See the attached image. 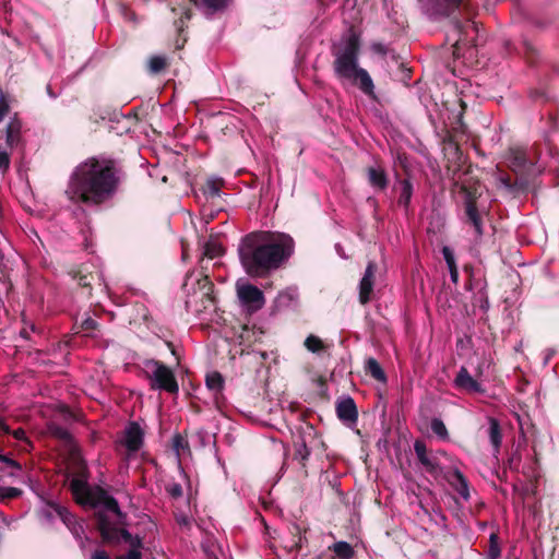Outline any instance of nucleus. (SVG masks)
<instances>
[{
	"label": "nucleus",
	"mask_w": 559,
	"mask_h": 559,
	"mask_svg": "<svg viewBox=\"0 0 559 559\" xmlns=\"http://www.w3.org/2000/svg\"><path fill=\"white\" fill-rule=\"evenodd\" d=\"M126 177L121 160L92 156L73 169L64 193L75 205L100 206L115 198Z\"/></svg>",
	"instance_id": "f257e3e1"
},
{
	"label": "nucleus",
	"mask_w": 559,
	"mask_h": 559,
	"mask_svg": "<svg viewBox=\"0 0 559 559\" xmlns=\"http://www.w3.org/2000/svg\"><path fill=\"white\" fill-rule=\"evenodd\" d=\"M295 241L284 233L252 231L238 246L240 263L250 277L265 278L293 255Z\"/></svg>",
	"instance_id": "f03ea898"
},
{
	"label": "nucleus",
	"mask_w": 559,
	"mask_h": 559,
	"mask_svg": "<svg viewBox=\"0 0 559 559\" xmlns=\"http://www.w3.org/2000/svg\"><path fill=\"white\" fill-rule=\"evenodd\" d=\"M444 154L449 165L447 171L453 182V188L459 191L463 199L465 223L473 226L477 237L484 235L481 212L478 207V200L481 197L480 181L471 176L472 165L465 166V157L459 143L452 134L443 139Z\"/></svg>",
	"instance_id": "7ed1b4c3"
},
{
	"label": "nucleus",
	"mask_w": 559,
	"mask_h": 559,
	"mask_svg": "<svg viewBox=\"0 0 559 559\" xmlns=\"http://www.w3.org/2000/svg\"><path fill=\"white\" fill-rule=\"evenodd\" d=\"M360 46V32L355 25H349L340 40L332 45L334 70H364L358 67Z\"/></svg>",
	"instance_id": "20e7f679"
},
{
	"label": "nucleus",
	"mask_w": 559,
	"mask_h": 559,
	"mask_svg": "<svg viewBox=\"0 0 559 559\" xmlns=\"http://www.w3.org/2000/svg\"><path fill=\"white\" fill-rule=\"evenodd\" d=\"M102 542L106 545L116 546L121 540L129 545V550L116 557V559H142V549L144 547L143 538L139 535H132L128 530L114 525L108 531L100 534Z\"/></svg>",
	"instance_id": "39448f33"
},
{
	"label": "nucleus",
	"mask_w": 559,
	"mask_h": 559,
	"mask_svg": "<svg viewBox=\"0 0 559 559\" xmlns=\"http://www.w3.org/2000/svg\"><path fill=\"white\" fill-rule=\"evenodd\" d=\"M145 366L146 368H152V373L147 374V378L151 380V388L153 390L178 394L179 384L174 371L169 367L156 359L147 360Z\"/></svg>",
	"instance_id": "423d86ee"
},
{
	"label": "nucleus",
	"mask_w": 559,
	"mask_h": 559,
	"mask_svg": "<svg viewBox=\"0 0 559 559\" xmlns=\"http://www.w3.org/2000/svg\"><path fill=\"white\" fill-rule=\"evenodd\" d=\"M69 274L78 282L80 287L87 290V297H92L94 288L100 293L107 290V284L102 271L93 265L81 264L76 269H72Z\"/></svg>",
	"instance_id": "0eeeda50"
},
{
	"label": "nucleus",
	"mask_w": 559,
	"mask_h": 559,
	"mask_svg": "<svg viewBox=\"0 0 559 559\" xmlns=\"http://www.w3.org/2000/svg\"><path fill=\"white\" fill-rule=\"evenodd\" d=\"M72 474L73 477L70 481V490L75 502L78 503L79 500H82L93 489L88 485L90 472L85 461L82 457H73Z\"/></svg>",
	"instance_id": "6e6552de"
},
{
	"label": "nucleus",
	"mask_w": 559,
	"mask_h": 559,
	"mask_svg": "<svg viewBox=\"0 0 559 559\" xmlns=\"http://www.w3.org/2000/svg\"><path fill=\"white\" fill-rule=\"evenodd\" d=\"M81 506H88L96 508L98 506H103L107 511L112 512L117 515L120 522L127 515L123 513L119 507V503L116 498L110 496L103 487L96 486L93 488L90 493H87L82 500L78 502Z\"/></svg>",
	"instance_id": "1a4fd4ad"
},
{
	"label": "nucleus",
	"mask_w": 559,
	"mask_h": 559,
	"mask_svg": "<svg viewBox=\"0 0 559 559\" xmlns=\"http://www.w3.org/2000/svg\"><path fill=\"white\" fill-rule=\"evenodd\" d=\"M454 32L457 35L453 44V61L455 62L460 58V52L463 48H467L472 51L473 47L476 46L474 44V37L472 35H477L478 25L473 21L454 22Z\"/></svg>",
	"instance_id": "9d476101"
},
{
	"label": "nucleus",
	"mask_w": 559,
	"mask_h": 559,
	"mask_svg": "<svg viewBox=\"0 0 559 559\" xmlns=\"http://www.w3.org/2000/svg\"><path fill=\"white\" fill-rule=\"evenodd\" d=\"M237 296L241 305L251 313L259 311L265 305L263 292L253 284H238Z\"/></svg>",
	"instance_id": "9b49d317"
},
{
	"label": "nucleus",
	"mask_w": 559,
	"mask_h": 559,
	"mask_svg": "<svg viewBox=\"0 0 559 559\" xmlns=\"http://www.w3.org/2000/svg\"><path fill=\"white\" fill-rule=\"evenodd\" d=\"M198 292L193 294V296H189L186 300V306L189 307L193 301L194 297L199 295V298L202 304V309H197V311H202L207 309L209 307L216 306V296L214 294V284L210 280L207 273H201V277L197 280Z\"/></svg>",
	"instance_id": "f8f14e48"
},
{
	"label": "nucleus",
	"mask_w": 559,
	"mask_h": 559,
	"mask_svg": "<svg viewBox=\"0 0 559 559\" xmlns=\"http://www.w3.org/2000/svg\"><path fill=\"white\" fill-rule=\"evenodd\" d=\"M376 273L377 264L373 261H370L367 264L364 276L359 282L358 300L361 305H367L372 299Z\"/></svg>",
	"instance_id": "ddd939ff"
},
{
	"label": "nucleus",
	"mask_w": 559,
	"mask_h": 559,
	"mask_svg": "<svg viewBox=\"0 0 559 559\" xmlns=\"http://www.w3.org/2000/svg\"><path fill=\"white\" fill-rule=\"evenodd\" d=\"M340 79H346L352 81L362 93L377 99L374 94L373 81L369 75V72H336Z\"/></svg>",
	"instance_id": "4468645a"
},
{
	"label": "nucleus",
	"mask_w": 559,
	"mask_h": 559,
	"mask_svg": "<svg viewBox=\"0 0 559 559\" xmlns=\"http://www.w3.org/2000/svg\"><path fill=\"white\" fill-rule=\"evenodd\" d=\"M414 451L417 455L418 461L425 467L426 472L432 475H437L440 472V466L437 457L428 453L426 444L421 440H416L414 443Z\"/></svg>",
	"instance_id": "2eb2a0df"
},
{
	"label": "nucleus",
	"mask_w": 559,
	"mask_h": 559,
	"mask_svg": "<svg viewBox=\"0 0 559 559\" xmlns=\"http://www.w3.org/2000/svg\"><path fill=\"white\" fill-rule=\"evenodd\" d=\"M144 432L136 421H130L124 430L123 444L129 452H138L143 445Z\"/></svg>",
	"instance_id": "dca6fc26"
},
{
	"label": "nucleus",
	"mask_w": 559,
	"mask_h": 559,
	"mask_svg": "<svg viewBox=\"0 0 559 559\" xmlns=\"http://www.w3.org/2000/svg\"><path fill=\"white\" fill-rule=\"evenodd\" d=\"M454 384L459 390L467 393H484L481 384L474 379L467 368L462 366L454 379Z\"/></svg>",
	"instance_id": "f3484780"
},
{
	"label": "nucleus",
	"mask_w": 559,
	"mask_h": 559,
	"mask_svg": "<svg viewBox=\"0 0 559 559\" xmlns=\"http://www.w3.org/2000/svg\"><path fill=\"white\" fill-rule=\"evenodd\" d=\"M336 415L338 419L346 424H355L358 419V411L353 397L347 396L336 403Z\"/></svg>",
	"instance_id": "a211bd4d"
},
{
	"label": "nucleus",
	"mask_w": 559,
	"mask_h": 559,
	"mask_svg": "<svg viewBox=\"0 0 559 559\" xmlns=\"http://www.w3.org/2000/svg\"><path fill=\"white\" fill-rule=\"evenodd\" d=\"M22 142V121L14 117L5 128V146L10 150L17 147Z\"/></svg>",
	"instance_id": "6ab92c4d"
},
{
	"label": "nucleus",
	"mask_w": 559,
	"mask_h": 559,
	"mask_svg": "<svg viewBox=\"0 0 559 559\" xmlns=\"http://www.w3.org/2000/svg\"><path fill=\"white\" fill-rule=\"evenodd\" d=\"M225 253V249L223 246L212 239L207 240L203 245V253L200 259V267L201 273L205 272L207 270V266L204 265L205 258L209 260H213L215 258L222 257Z\"/></svg>",
	"instance_id": "aec40b11"
},
{
	"label": "nucleus",
	"mask_w": 559,
	"mask_h": 559,
	"mask_svg": "<svg viewBox=\"0 0 559 559\" xmlns=\"http://www.w3.org/2000/svg\"><path fill=\"white\" fill-rule=\"evenodd\" d=\"M371 50L384 57L385 59H390L393 64H391L389 61L386 62L388 66H395L399 70H411L409 68H406L403 60H401L400 56H397L393 50H390L388 47H385L381 43H373L371 45Z\"/></svg>",
	"instance_id": "412c9836"
},
{
	"label": "nucleus",
	"mask_w": 559,
	"mask_h": 559,
	"mask_svg": "<svg viewBox=\"0 0 559 559\" xmlns=\"http://www.w3.org/2000/svg\"><path fill=\"white\" fill-rule=\"evenodd\" d=\"M367 177L369 183L378 189L385 190L389 183V179L386 173L381 167H368L367 168Z\"/></svg>",
	"instance_id": "4be33fe9"
},
{
	"label": "nucleus",
	"mask_w": 559,
	"mask_h": 559,
	"mask_svg": "<svg viewBox=\"0 0 559 559\" xmlns=\"http://www.w3.org/2000/svg\"><path fill=\"white\" fill-rule=\"evenodd\" d=\"M263 332L260 329L249 328L241 325V331L238 334L239 344L243 347H251L254 343L261 342Z\"/></svg>",
	"instance_id": "5701e85b"
},
{
	"label": "nucleus",
	"mask_w": 559,
	"mask_h": 559,
	"mask_svg": "<svg viewBox=\"0 0 559 559\" xmlns=\"http://www.w3.org/2000/svg\"><path fill=\"white\" fill-rule=\"evenodd\" d=\"M400 194L397 198V204L402 206L406 212L409 209L412 195H413V183L408 178L397 180Z\"/></svg>",
	"instance_id": "b1692460"
},
{
	"label": "nucleus",
	"mask_w": 559,
	"mask_h": 559,
	"mask_svg": "<svg viewBox=\"0 0 559 559\" xmlns=\"http://www.w3.org/2000/svg\"><path fill=\"white\" fill-rule=\"evenodd\" d=\"M450 484L463 499H469L468 481L460 469L455 468L452 472Z\"/></svg>",
	"instance_id": "393cba45"
},
{
	"label": "nucleus",
	"mask_w": 559,
	"mask_h": 559,
	"mask_svg": "<svg viewBox=\"0 0 559 559\" xmlns=\"http://www.w3.org/2000/svg\"><path fill=\"white\" fill-rule=\"evenodd\" d=\"M224 186V180L222 178L211 177L207 178L206 181L201 187V191L205 195L206 199H214L219 197V192L222 187Z\"/></svg>",
	"instance_id": "a878e982"
},
{
	"label": "nucleus",
	"mask_w": 559,
	"mask_h": 559,
	"mask_svg": "<svg viewBox=\"0 0 559 559\" xmlns=\"http://www.w3.org/2000/svg\"><path fill=\"white\" fill-rule=\"evenodd\" d=\"M486 559H500L501 544L498 530H495L489 535L488 547L485 551Z\"/></svg>",
	"instance_id": "bb28decb"
},
{
	"label": "nucleus",
	"mask_w": 559,
	"mask_h": 559,
	"mask_svg": "<svg viewBox=\"0 0 559 559\" xmlns=\"http://www.w3.org/2000/svg\"><path fill=\"white\" fill-rule=\"evenodd\" d=\"M488 437L495 450L498 451L501 447L502 433L498 419L493 417H489Z\"/></svg>",
	"instance_id": "cd10ccee"
},
{
	"label": "nucleus",
	"mask_w": 559,
	"mask_h": 559,
	"mask_svg": "<svg viewBox=\"0 0 559 559\" xmlns=\"http://www.w3.org/2000/svg\"><path fill=\"white\" fill-rule=\"evenodd\" d=\"M366 372L379 382H385L386 376L377 359L370 357L366 360Z\"/></svg>",
	"instance_id": "c85d7f7f"
},
{
	"label": "nucleus",
	"mask_w": 559,
	"mask_h": 559,
	"mask_svg": "<svg viewBox=\"0 0 559 559\" xmlns=\"http://www.w3.org/2000/svg\"><path fill=\"white\" fill-rule=\"evenodd\" d=\"M523 55L530 67L542 66V63L539 62V52L531 43H523Z\"/></svg>",
	"instance_id": "c756f323"
},
{
	"label": "nucleus",
	"mask_w": 559,
	"mask_h": 559,
	"mask_svg": "<svg viewBox=\"0 0 559 559\" xmlns=\"http://www.w3.org/2000/svg\"><path fill=\"white\" fill-rule=\"evenodd\" d=\"M340 559H352L355 551L347 542H336L330 547Z\"/></svg>",
	"instance_id": "7c9ffc66"
},
{
	"label": "nucleus",
	"mask_w": 559,
	"mask_h": 559,
	"mask_svg": "<svg viewBox=\"0 0 559 559\" xmlns=\"http://www.w3.org/2000/svg\"><path fill=\"white\" fill-rule=\"evenodd\" d=\"M224 378L221 372L213 371L206 374L205 383L207 389L214 392H221L224 389Z\"/></svg>",
	"instance_id": "2f4dec72"
},
{
	"label": "nucleus",
	"mask_w": 559,
	"mask_h": 559,
	"mask_svg": "<svg viewBox=\"0 0 559 559\" xmlns=\"http://www.w3.org/2000/svg\"><path fill=\"white\" fill-rule=\"evenodd\" d=\"M287 531L290 536V542L288 546L296 547L299 546L300 536L306 534L308 528L299 525L298 523H289L287 525Z\"/></svg>",
	"instance_id": "473e14b6"
},
{
	"label": "nucleus",
	"mask_w": 559,
	"mask_h": 559,
	"mask_svg": "<svg viewBox=\"0 0 559 559\" xmlns=\"http://www.w3.org/2000/svg\"><path fill=\"white\" fill-rule=\"evenodd\" d=\"M229 0H200L207 14H214L227 8Z\"/></svg>",
	"instance_id": "72a5a7b5"
},
{
	"label": "nucleus",
	"mask_w": 559,
	"mask_h": 559,
	"mask_svg": "<svg viewBox=\"0 0 559 559\" xmlns=\"http://www.w3.org/2000/svg\"><path fill=\"white\" fill-rule=\"evenodd\" d=\"M310 453L311 452H310L309 448L307 447L305 439H301L300 441L295 442L294 459L298 460L304 467L306 466V462L308 461Z\"/></svg>",
	"instance_id": "f704fd0d"
},
{
	"label": "nucleus",
	"mask_w": 559,
	"mask_h": 559,
	"mask_svg": "<svg viewBox=\"0 0 559 559\" xmlns=\"http://www.w3.org/2000/svg\"><path fill=\"white\" fill-rule=\"evenodd\" d=\"M465 0H437L438 10L445 15L454 12Z\"/></svg>",
	"instance_id": "c9c22d12"
},
{
	"label": "nucleus",
	"mask_w": 559,
	"mask_h": 559,
	"mask_svg": "<svg viewBox=\"0 0 559 559\" xmlns=\"http://www.w3.org/2000/svg\"><path fill=\"white\" fill-rule=\"evenodd\" d=\"M171 449L176 452L177 456L185 450H189V442L181 433H175L171 439Z\"/></svg>",
	"instance_id": "e433bc0d"
},
{
	"label": "nucleus",
	"mask_w": 559,
	"mask_h": 559,
	"mask_svg": "<svg viewBox=\"0 0 559 559\" xmlns=\"http://www.w3.org/2000/svg\"><path fill=\"white\" fill-rule=\"evenodd\" d=\"M11 151L7 146L0 145V174L5 175L10 169Z\"/></svg>",
	"instance_id": "4c0bfd02"
},
{
	"label": "nucleus",
	"mask_w": 559,
	"mask_h": 559,
	"mask_svg": "<svg viewBox=\"0 0 559 559\" xmlns=\"http://www.w3.org/2000/svg\"><path fill=\"white\" fill-rule=\"evenodd\" d=\"M430 427H431L432 432L436 436H438L440 439H442V440L449 439L448 429H447L444 423L440 418H433L431 420Z\"/></svg>",
	"instance_id": "58836bf2"
},
{
	"label": "nucleus",
	"mask_w": 559,
	"mask_h": 559,
	"mask_svg": "<svg viewBox=\"0 0 559 559\" xmlns=\"http://www.w3.org/2000/svg\"><path fill=\"white\" fill-rule=\"evenodd\" d=\"M305 347L311 353H318L323 350L325 346L320 337L311 334L305 340Z\"/></svg>",
	"instance_id": "ea45409f"
},
{
	"label": "nucleus",
	"mask_w": 559,
	"mask_h": 559,
	"mask_svg": "<svg viewBox=\"0 0 559 559\" xmlns=\"http://www.w3.org/2000/svg\"><path fill=\"white\" fill-rule=\"evenodd\" d=\"M50 507L55 510V512L59 515L64 524L68 526L74 522V516L69 512V510L60 504L50 503Z\"/></svg>",
	"instance_id": "a19ab883"
},
{
	"label": "nucleus",
	"mask_w": 559,
	"mask_h": 559,
	"mask_svg": "<svg viewBox=\"0 0 559 559\" xmlns=\"http://www.w3.org/2000/svg\"><path fill=\"white\" fill-rule=\"evenodd\" d=\"M531 182L526 176L518 175L514 179V195L526 192L530 189Z\"/></svg>",
	"instance_id": "79ce46f5"
},
{
	"label": "nucleus",
	"mask_w": 559,
	"mask_h": 559,
	"mask_svg": "<svg viewBox=\"0 0 559 559\" xmlns=\"http://www.w3.org/2000/svg\"><path fill=\"white\" fill-rule=\"evenodd\" d=\"M526 163L527 159L524 152L515 151L513 153L512 167L514 173L524 169L526 167Z\"/></svg>",
	"instance_id": "37998d69"
},
{
	"label": "nucleus",
	"mask_w": 559,
	"mask_h": 559,
	"mask_svg": "<svg viewBox=\"0 0 559 559\" xmlns=\"http://www.w3.org/2000/svg\"><path fill=\"white\" fill-rule=\"evenodd\" d=\"M112 526L114 524L110 522L106 514L102 512L96 513V530L98 531L99 535Z\"/></svg>",
	"instance_id": "c03bdc74"
},
{
	"label": "nucleus",
	"mask_w": 559,
	"mask_h": 559,
	"mask_svg": "<svg viewBox=\"0 0 559 559\" xmlns=\"http://www.w3.org/2000/svg\"><path fill=\"white\" fill-rule=\"evenodd\" d=\"M50 432L53 437H56L62 441L69 442L72 439L70 431L67 428L61 427V426H57V425L51 426Z\"/></svg>",
	"instance_id": "a18cd8bd"
},
{
	"label": "nucleus",
	"mask_w": 559,
	"mask_h": 559,
	"mask_svg": "<svg viewBox=\"0 0 559 559\" xmlns=\"http://www.w3.org/2000/svg\"><path fill=\"white\" fill-rule=\"evenodd\" d=\"M169 66L165 56H153L150 59V70H164Z\"/></svg>",
	"instance_id": "49530a36"
},
{
	"label": "nucleus",
	"mask_w": 559,
	"mask_h": 559,
	"mask_svg": "<svg viewBox=\"0 0 559 559\" xmlns=\"http://www.w3.org/2000/svg\"><path fill=\"white\" fill-rule=\"evenodd\" d=\"M98 326V322L91 317L85 318L80 325L81 331L85 332L86 335H91Z\"/></svg>",
	"instance_id": "de8ad7c7"
},
{
	"label": "nucleus",
	"mask_w": 559,
	"mask_h": 559,
	"mask_svg": "<svg viewBox=\"0 0 559 559\" xmlns=\"http://www.w3.org/2000/svg\"><path fill=\"white\" fill-rule=\"evenodd\" d=\"M22 493L23 491L16 487H0V497L2 499H15Z\"/></svg>",
	"instance_id": "09e8293b"
},
{
	"label": "nucleus",
	"mask_w": 559,
	"mask_h": 559,
	"mask_svg": "<svg viewBox=\"0 0 559 559\" xmlns=\"http://www.w3.org/2000/svg\"><path fill=\"white\" fill-rule=\"evenodd\" d=\"M166 491L173 499H179L183 495V490L180 484L171 483L166 486Z\"/></svg>",
	"instance_id": "8fccbe9b"
},
{
	"label": "nucleus",
	"mask_w": 559,
	"mask_h": 559,
	"mask_svg": "<svg viewBox=\"0 0 559 559\" xmlns=\"http://www.w3.org/2000/svg\"><path fill=\"white\" fill-rule=\"evenodd\" d=\"M499 181L508 193L514 195V179L510 175L500 176Z\"/></svg>",
	"instance_id": "3c124183"
},
{
	"label": "nucleus",
	"mask_w": 559,
	"mask_h": 559,
	"mask_svg": "<svg viewBox=\"0 0 559 559\" xmlns=\"http://www.w3.org/2000/svg\"><path fill=\"white\" fill-rule=\"evenodd\" d=\"M190 17H191L190 10H185L182 12L181 16L177 21H175V26H176L179 35H181V33L185 31L186 21L190 20Z\"/></svg>",
	"instance_id": "603ef678"
},
{
	"label": "nucleus",
	"mask_w": 559,
	"mask_h": 559,
	"mask_svg": "<svg viewBox=\"0 0 559 559\" xmlns=\"http://www.w3.org/2000/svg\"><path fill=\"white\" fill-rule=\"evenodd\" d=\"M522 457L521 454L516 451L511 454V456L507 461V466L512 471H518L521 464Z\"/></svg>",
	"instance_id": "864d4df0"
},
{
	"label": "nucleus",
	"mask_w": 559,
	"mask_h": 559,
	"mask_svg": "<svg viewBox=\"0 0 559 559\" xmlns=\"http://www.w3.org/2000/svg\"><path fill=\"white\" fill-rule=\"evenodd\" d=\"M9 110H10V105L8 103V99L4 95V93L2 92V90H0V122L4 119V117L7 116Z\"/></svg>",
	"instance_id": "5fc2aeb1"
},
{
	"label": "nucleus",
	"mask_w": 559,
	"mask_h": 559,
	"mask_svg": "<svg viewBox=\"0 0 559 559\" xmlns=\"http://www.w3.org/2000/svg\"><path fill=\"white\" fill-rule=\"evenodd\" d=\"M0 462H3L9 467H12V468H15L19 471L22 469V465L17 461H15L7 455L0 454Z\"/></svg>",
	"instance_id": "6e6d98bb"
},
{
	"label": "nucleus",
	"mask_w": 559,
	"mask_h": 559,
	"mask_svg": "<svg viewBox=\"0 0 559 559\" xmlns=\"http://www.w3.org/2000/svg\"><path fill=\"white\" fill-rule=\"evenodd\" d=\"M121 14L127 21L136 22V14L127 5H121Z\"/></svg>",
	"instance_id": "4d7b16f0"
},
{
	"label": "nucleus",
	"mask_w": 559,
	"mask_h": 559,
	"mask_svg": "<svg viewBox=\"0 0 559 559\" xmlns=\"http://www.w3.org/2000/svg\"><path fill=\"white\" fill-rule=\"evenodd\" d=\"M442 254H443L444 261L447 262V265H451V264L455 263L454 253L451 248L443 247Z\"/></svg>",
	"instance_id": "13d9d810"
},
{
	"label": "nucleus",
	"mask_w": 559,
	"mask_h": 559,
	"mask_svg": "<svg viewBox=\"0 0 559 559\" xmlns=\"http://www.w3.org/2000/svg\"><path fill=\"white\" fill-rule=\"evenodd\" d=\"M308 543V539L306 537V534H302L300 536V542L298 543L299 546H296V547H292V546H286V549L289 551V552H293V551H300L302 549V547Z\"/></svg>",
	"instance_id": "bf43d9fd"
},
{
	"label": "nucleus",
	"mask_w": 559,
	"mask_h": 559,
	"mask_svg": "<svg viewBox=\"0 0 559 559\" xmlns=\"http://www.w3.org/2000/svg\"><path fill=\"white\" fill-rule=\"evenodd\" d=\"M14 439L20 441H27L25 430L23 428H17L15 430H11V433Z\"/></svg>",
	"instance_id": "052dcab7"
},
{
	"label": "nucleus",
	"mask_w": 559,
	"mask_h": 559,
	"mask_svg": "<svg viewBox=\"0 0 559 559\" xmlns=\"http://www.w3.org/2000/svg\"><path fill=\"white\" fill-rule=\"evenodd\" d=\"M448 267H449L451 281L454 284H456L459 281V270H457L456 263L448 265Z\"/></svg>",
	"instance_id": "680f3d73"
},
{
	"label": "nucleus",
	"mask_w": 559,
	"mask_h": 559,
	"mask_svg": "<svg viewBox=\"0 0 559 559\" xmlns=\"http://www.w3.org/2000/svg\"><path fill=\"white\" fill-rule=\"evenodd\" d=\"M92 559H111V558L106 550L97 549L92 555Z\"/></svg>",
	"instance_id": "e2e57ef3"
},
{
	"label": "nucleus",
	"mask_w": 559,
	"mask_h": 559,
	"mask_svg": "<svg viewBox=\"0 0 559 559\" xmlns=\"http://www.w3.org/2000/svg\"><path fill=\"white\" fill-rule=\"evenodd\" d=\"M0 431L4 435H10L11 433V429L10 427L7 425V423L4 421L3 418L0 417Z\"/></svg>",
	"instance_id": "0e129e2a"
},
{
	"label": "nucleus",
	"mask_w": 559,
	"mask_h": 559,
	"mask_svg": "<svg viewBox=\"0 0 559 559\" xmlns=\"http://www.w3.org/2000/svg\"><path fill=\"white\" fill-rule=\"evenodd\" d=\"M490 305H489V299H488V296H485L481 300H480V305H479V308L484 311V312H487L488 309H489Z\"/></svg>",
	"instance_id": "69168bd1"
},
{
	"label": "nucleus",
	"mask_w": 559,
	"mask_h": 559,
	"mask_svg": "<svg viewBox=\"0 0 559 559\" xmlns=\"http://www.w3.org/2000/svg\"><path fill=\"white\" fill-rule=\"evenodd\" d=\"M466 64L464 62H462V64H451V63H447L445 67L448 70H451V71H454L456 68L459 67H465Z\"/></svg>",
	"instance_id": "338daca9"
},
{
	"label": "nucleus",
	"mask_w": 559,
	"mask_h": 559,
	"mask_svg": "<svg viewBox=\"0 0 559 559\" xmlns=\"http://www.w3.org/2000/svg\"><path fill=\"white\" fill-rule=\"evenodd\" d=\"M151 317H150V313L146 311L144 314H143V321L148 323Z\"/></svg>",
	"instance_id": "774afa93"
}]
</instances>
